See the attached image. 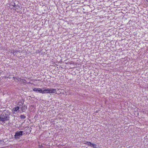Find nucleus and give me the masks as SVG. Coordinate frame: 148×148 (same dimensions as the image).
Listing matches in <instances>:
<instances>
[{
    "label": "nucleus",
    "mask_w": 148,
    "mask_h": 148,
    "mask_svg": "<svg viewBox=\"0 0 148 148\" xmlns=\"http://www.w3.org/2000/svg\"><path fill=\"white\" fill-rule=\"evenodd\" d=\"M24 100L23 99H21L20 100L18 103V105L19 106H22L24 105Z\"/></svg>",
    "instance_id": "obj_5"
},
{
    "label": "nucleus",
    "mask_w": 148,
    "mask_h": 148,
    "mask_svg": "<svg viewBox=\"0 0 148 148\" xmlns=\"http://www.w3.org/2000/svg\"><path fill=\"white\" fill-rule=\"evenodd\" d=\"M96 146H97V145L96 144L93 143H90L89 145V146L93 147L94 148H96Z\"/></svg>",
    "instance_id": "obj_7"
},
{
    "label": "nucleus",
    "mask_w": 148,
    "mask_h": 148,
    "mask_svg": "<svg viewBox=\"0 0 148 148\" xmlns=\"http://www.w3.org/2000/svg\"><path fill=\"white\" fill-rule=\"evenodd\" d=\"M91 143L90 142H87L86 143L89 146L90 144Z\"/></svg>",
    "instance_id": "obj_11"
},
{
    "label": "nucleus",
    "mask_w": 148,
    "mask_h": 148,
    "mask_svg": "<svg viewBox=\"0 0 148 148\" xmlns=\"http://www.w3.org/2000/svg\"><path fill=\"white\" fill-rule=\"evenodd\" d=\"M14 52V53H16V52Z\"/></svg>",
    "instance_id": "obj_14"
},
{
    "label": "nucleus",
    "mask_w": 148,
    "mask_h": 148,
    "mask_svg": "<svg viewBox=\"0 0 148 148\" xmlns=\"http://www.w3.org/2000/svg\"><path fill=\"white\" fill-rule=\"evenodd\" d=\"M16 77H13V79L14 80H15V79H16Z\"/></svg>",
    "instance_id": "obj_13"
},
{
    "label": "nucleus",
    "mask_w": 148,
    "mask_h": 148,
    "mask_svg": "<svg viewBox=\"0 0 148 148\" xmlns=\"http://www.w3.org/2000/svg\"><path fill=\"white\" fill-rule=\"evenodd\" d=\"M12 6H13L14 7L16 6V5H15V3H13V4L12 5Z\"/></svg>",
    "instance_id": "obj_12"
},
{
    "label": "nucleus",
    "mask_w": 148,
    "mask_h": 148,
    "mask_svg": "<svg viewBox=\"0 0 148 148\" xmlns=\"http://www.w3.org/2000/svg\"><path fill=\"white\" fill-rule=\"evenodd\" d=\"M16 79H17V80H18V81H19L21 79V78L19 77L16 78Z\"/></svg>",
    "instance_id": "obj_10"
},
{
    "label": "nucleus",
    "mask_w": 148,
    "mask_h": 148,
    "mask_svg": "<svg viewBox=\"0 0 148 148\" xmlns=\"http://www.w3.org/2000/svg\"><path fill=\"white\" fill-rule=\"evenodd\" d=\"M33 90L34 91L37 92H39L42 94L45 93V89L43 90L40 88H35L33 89Z\"/></svg>",
    "instance_id": "obj_4"
},
{
    "label": "nucleus",
    "mask_w": 148,
    "mask_h": 148,
    "mask_svg": "<svg viewBox=\"0 0 148 148\" xmlns=\"http://www.w3.org/2000/svg\"><path fill=\"white\" fill-rule=\"evenodd\" d=\"M147 1H148V0H146Z\"/></svg>",
    "instance_id": "obj_16"
},
{
    "label": "nucleus",
    "mask_w": 148,
    "mask_h": 148,
    "mask_svg": "<svg viewBox=\"0 0 148 148\" xmlns=\"http://www.w3.org/2000/svg\"><path fill=\"white\" fill-rule=\"evenodd\" d=\"M23 131H18L15 133L14 138L15 139H18L23 135Z\"/></svg>",
    "instance_id": "obj_3"
},
{
    "label": "nucleus",
    "mask_w": 148,
    "mask_h": 148,
    "mask_svg": "<svg viewBox=\"0 0 148 148\" xmlns=\"http://www.w3.org/2000/svg\"><path fill=\"white\" fill-rule=\"evenodd\" d=\"M13 54H14V53L13 52Z\"/></svg>",
    "instance_id": "obj_17"
},
{
    "label": "nucleus",
    "mask_w": 148,
    "mask_h": 148,
    "mask_svg": "<svg viewBox=\"0 0 148 148\" xmlns=\"http://www.w3.org/2000/svg\"><path fill=\"white\" fill-rule=\"evenodd\" d=\"M56 93V89L52 88L45 89V93Z\"/></svg>",
    "instance_id": "obj_2"
},
{
    "label": "nucleus",
    "mask_w": 148,
    "mask_h": 148,
    "mask_svg": "<svg viewBox=\"0 0 148 148\" xmlns=\"http://www.w3.org/2000/svg\"><path fill=\"white\" fill-rule=\"evenodd\" d=\"M20 108L19 106H17L15 108H13V110L14 111L16 112Z\"/></svg>",
    "instance_id": "obj_8"
},
{
    "label": "nucleus",
    "mask_w": 148,
    "mask_h": 148,
    "mask_svg": "<svg viewBox=\"0 0 148 148\" xmlns=\"http://www.w3.org/2000/svg\"><path fill=\"white\" fill-rule=\"evenodd\" d=\"M22 106H20V107H22Z\"/></svg>",
    "instance_id": "obj_15"
},
{
    "label": "nucleus",
    "mask_w": 148,
    "mask_h": 148,
    "mask_svg": "<svg viewBox=\"0 0 148 148\" xmlns=\"http://www.w3.org/2000/svg\"><path fill=\"white\" fill-rule=\"evenodd\" d=\"M10 113L8 110H4L1 115L0 121L5 123V122L8 121L10 118Z\"/></svg>",
    "instance_id": "obj_1"
},
{
    "label": "nucleus",
    "mask_w": 148,
    "mask_h": 148,
    "mask_svg": "<svg viewBox=\"0 0 148 148\" xmlns=\"http://www.w3.org/2000/svg\"><path fill=\"white\" fill-rule=\"evenodd\" d=\"M20 108H21V110L23 111H25V110L27 109V107L25 104L24 105L22 106V107H20Z\"/></svg>",
    "instance_id": "obj_6"
},
{
    "label": "nucleus",
    "mask_w": 148,
    "mask_h": 148,
    "mask_svg": "<svg viewBox=\"0 0 148 148\" xmlns=\"http://www.w3.org/2000/svg\"><path fill=\"white\" fill-rule=\"evenodd\" d=\"M20 117L21 119H25L26 118V116L23 115H21Z\"/></svg>",
    "instance_id": "obj_9"
}]
</instances>
